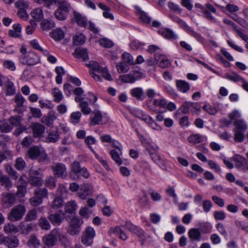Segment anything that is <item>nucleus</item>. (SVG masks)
<instances>
[{"label":"nucleus","instance_id":"1","mask_svg":"<svg viewBox=\"0 0 248 248\" xmlns=\"http://www.w3.org/2000/svg\"><path fill=\"white\" fill-rule=\"evenodd\" d=\"M29 182L34 186H40L43 184V176L40 169H31L29 172Z\"/></svg>","mask_w":248,"mask_h":248},{"label":"nucleus","instance_id":"2","mask_svg":"<svg viewBox=\"0 0 248 248\" xmlns=\"http://www.w3.org/2000/svg\"><path fill=\"white\" fill-rule=\"evenodd\" d=\"M26 210L22 205H18L14 207L8 215L9 220L15 221L20 220L24 216Z\"/></svg>","mask_w":248,"mask_h":248},{"label":"nucleus","instance_id":"3","mask_svg":"<svg viewBox=\"0 0 248 248\" xmlns=\"http://www.w3.org/2000/svg\"><path fill=\"white\" fill-rule=\"evenodd\" d=\"M19 61L23 64L34 65L40 62V58L34 52H29L26 54L21 55Z\"/></svg>","mask_w":248,"mask_h":248},{"label":"nucleus","instance_id":"4","mask_svg":"<svg viewBox=\"0 0 248 248\" xmlns=\"http://www.w3.org/2000/svg\"><path fill=\"white\" fill-rule=\"evenodd\" d=\"M54 176L57 177L64 179L67 175V168L62 163H55L51 167Z\"/></svg>","mask_w":248,"mask_h":248},{"label":"nucleus","instance_id":"5","mask_svg":"<svg viewBox=\"0 0 248 248\" xmlns=\"http://www.w3.org/2000/svg\"><path fill=\"white\" fill-rule=\"evenodd\" d=\"M142 78V74L141 72L137 70H134L131 71L127 74L121 75L119 77V79L124 83H132Z\"/></svg>","mask_w":248,"mask_h":248},{"label":"nucleus","instance_id":"6","mask_svg":"<svg viewBox=\"0 0 248 248\" xmlns=\"http://www.w3.org/2000/svg\"><path fill=\"white\" fill-rule=\"evenodd\" d=\"M48 219L53 225H60L65 217L64 213L62 210L57 211L53 213L50 211L48 213Z\"/></svg>","mask_w":248,"mask_h":248},{"label":"nucleus","instance_id":"7","mask_svg":"<svg viewBox=\"0 0 248 248\" xmlns=\"http://www.w3.org/2000/svg\"><path fill=\"white\" fill-rule=\"evenodd\" d=\"M83 223L82 219L76 217L73 218L69 223V228L68 232L71 235L78 234L80 232V227Z\"/></svg>","mask_w":248,"mask_h":248},{"label":"nucleus","instance_id":"8","mask_svg":"<svg viewBox=\"0 0 248 248\" xmlns=\"http://www.w3.org/2000/svg\"><path fill=\"white\" fill-rule=\"evenodd\" d=\"M59 234V230L54 229L49 234H46L44 236L43 238V242L47 246H53L55 245Z\"/></svg>","mask_w":248,"mask_h":248},{"label":"nucleus","instance_id":"9","mask_svg":"<svg viewBox=\"0 0 248 248\" xmlns=\"http://www.w3.org/2000/svg\"><path fill=\"white\" fill-rule=\"evenodd\" d=\"M127 230L135 234L140 239L144 240L146 238V233L140 228L136 226L131 222H126L124 225Z\"/></svg>","mask_w":248,"mask_h":248},{"label":"nucleus","instance_id":"10","mask_svg":"<svg viewBox=\"0 0 248 248\" xmlns=\"http://www.w3.org/2000/svg\"><path fill=\"white\" fill-rule=\"evenodd\" d=\"M195 7V8L200 9L202 13L206 16H210L212 14H217L216 8L209 2L205 3L204 5L200 3H196Z\"/></svg>","mask_w":248,"mask_h":248},{"label":"nucleus","instance_id":"11","mask_svg":"<svg viewBox=\"0 0 248 248\" xmlns=\"http://www.w3.org/2000/svg\"><path fill=\"white\" fill-rule=\"evenodd\" d=\"M95 235L93 229L90 227H87L83 232L81 239V242L87 246L90 245L93 243V238Z\"/></svg>","mask_w":248,"mask_h":248},{"label":"nucleus","instance_id":"12","mask_svg":"<svg viewBox=\"0 0 248 248\" xmlns=\"http://www.w3.org/2000/svg\"><path fill=\"white\" fill-rule=\"evenodd\" d=\"M58 8L55 11L54 16H63L68 14L72 9L70 4L65 0L58 2Z\"/></svg>","mask_w":248,"mask_h":248},{"label":"nucleus","instance_id":"13","mask_svg":"<svg viewBox=\"0 0 248 248\" xmlns=\"http://www.w3.org/2000/svg\"><path fill=\"white\" fill-rule=\"evenodd\" d=\"M181 109L184 114L189 111L198 113L201 111V106L198 103L186 102L181 107Z\"/></svg>","mask_w":248,"mask_h":248},{"label":"nucleus","instance_id":"14","mask_svg":"<svg viewBox=\"0 0 248 248\" xmlns=\"http://www.w3.org/2000/svg\"><path fill=\"white\" fill-rule=\"evenodd\" d=\"M2 202L3 205L8 208L13 205L16 201V197L13 193H3L2 194Z\"/></svg>","mask_w":248,"mask_h":248},{"label":"nucleus","instance_id":"15","mask_svg":"<svg viewBox=\"0 0 248 248\" xmlns=\"http://www.w3.org/2000/svg\"><path fill=\"white\" fill-rule=\"evenodd\" d=\"M155 59L158 65L163 68L169 67L170 66V61L164 55L157 53L155 54Z\"/></svg>","mask_w":248,"mask_h":248},{"label":"nucleus","instance_id":"16","mask_svg":"<svg viewBox=\"0 0 248 248\" xmlns=\"http://www.w3.org/2000/svg\"><path fill=\"white\" fill-rule=\"evenodd\" d=\"M16 8L17 9V16H28L26 11L28 5L23 0L17 1L15 3Z\"/></svg>","mask_w":248,"mask_h":248},{"label":"nucleus","instance_id":"17","mask_svg":"<svg viewBox=\"0 0 248 248\" xmlns=\"http://www.w3.org/2000/svg\"><path fill=\"white\" fill-rule=\"evenodd\" d=\"M31 129L33 131V136L37 138L42 136L45 132V127L43 125L36 123L32 125Z\"/></svg>","mask_w":248,"mask_h":248},{"label":"nucleus","instance_id":"18","mask_svg":"<svg viewBox=\"0 0 248 248\" xmlns=\"http://www.w3.org/2000/svg\"><path fill=\"white\" fill-rule=\"evenodd\" d=\"M56 118L55 113L53 111H51L48 113L47 116H44L41 118V122L48 127H51Z\"/></svg>","mask_w":248,"mask_h":248},{"label":"nucleus","instance_id":"19","mask_svg":"<svg viewBox=\"0 0 248 248\" xmlns=\"http://www.w3.org/2000/svg\"><path fill=\"white\" fill-rule=\"evenodd\" d=\"M93 116L91 118L90 124L93 126L99 124H102L101 123L103 117L101 112L99 110L94 111L92 113Z\"/></svg>","mask_w":248,"mask_h":248},{"label":"nucleus","instance_id":"20","mask_svg":"<svg viewBox=\"0 0 248 248\" xmlns=\"http://www.w3.org/2000/svg\"><path fill=\"white\" fill-rule=\"evenodd\" d=\"M42 153V151L37 146H34L30 148L28 151V156L31 159H36Z\"/></svg>","mask_w":248,"mask_h":248},{"label":"nucleus","instance_id":"21","mask_svg":"<svg viewBox=\"0 0 248 248\" xmlns=\"http://www.w3.org/2000/svg\"><path fill=\"white\" fill-rule=\"evenodd\" d=\"M188 235L191 241H200L202 240L201 233L198 229H190L188 232Z\"/></svg>","mask_w":248,"mask_h":248},{"label":"nucleus","instance_id":"22","mask_svg":"<svg viewBox=\"0 0 248 248\" xmlns=\"http://www.w3.org/2000/svg\"><path fill=\"white\" fill-rule=\"evenodd\" d=\"M4 244L9 248H15L19 245V240L16 236L6 237L4 240Z\"/></svg>","mask_w":248,"mask_h":248},{"label":"nucleus","instance_id":"23","mask_svg":"<svg viewBox=\"0 0 248 248\" xmlns=\"http://www.w3.org/2000/svg\"><path fill=\"white\" fill-rule=\"evenodd\" d=\"M158 33L163 36L164 38L167 39H176L177 38V35L174 32L167 28L163 29L158 31Z\"/></svg>","mask_w":248,"mask_h":248},{"label":"nucleus","instance_id":"24","mask_svg":"<svg viewBox=\"0 0 248 248\" xmlns=\"http://www.w3.org/2000/svg\"><path fill=\"white\" fill-rule=\"evenodd\" d=\"M55 26V22L50 18L43 19L41 23V28L44 31H48Z\"/></svg>","mask_w":248,"mask_h":248},{"label":"nucleus","instance_id":"25","mask_svg":"<svg viewBox=\"0 0 248 248\" xmlns=\"http://www.w3.org/2000/svg\"><path fill=\"white\" fill-rule=\"evenodd\" d=\"M60 138V135L57 131H50L46 139V141L48 143H55L57 142Z\"/></svg>","mask_w":248,"mask_h":248},{"label":"nucleus","instance_id":"26","mask_svg":"<svg viewBox=\"0 0 248 248\" xmlns=\"http://www.w3.org/2000/svg\"><path fill=\"white\" fill-rule=\"evenodd\" d=\"M73 55L78 58H82L84 61L88 58L87 50L85 48H77L75 49Z\"/></svg>","mask_w":248,"mask_h":248},{"label":"nucleus","instance_id":"27","mask_svg":"<svg viewBox=\"0 0 248 248\" xmlns=\"http://www.w3.org/2000/svg\"><path fill=\"white\" fill-rule=\"evenodd\" d=\"M18 229L21 231L22 233L28 234L33 230V225L32 223L22 222L18 226Z\"/></svg>","mask_w":248,"mask_h":248},{"label":"nucleus","instance_id":"28","mask_svg":"<svg viewBox=\"0 0 248 248\" xmlns=\"http://www.w3.org/2000/svg\"><path fill=\"white\" fill-rule=\"evenodd\" d=\"M49 221L46 217H41L38 219V224L42 230L48 231L51 228Z\"/></svg>","mask_w":248,"mask_h":248},{"label":"nucleus","instance_id":"29","mask_svg":"<svg viewBox=\"0 0 248 248\" xmlns=\"http://www.w3.org/2000/svg\"><path fill=\"white\" fill-rule=\"evenodd\" d=\"M130 93L132 96L136 98L138 100H142L144 99L143 91L141 88H134L131 90Z\"/></svg>","mask_w":248,"mask_h":248},{"label":"nucleus","instance_id":"30","mask_svg":"<svg viewBox=\"0 0 248 248\" xmlns=\"http://www.w3.org/2000/svg\"><path fill=\"white\" fill-rule=\"evenodd\" d=\"M13 129L9 120H4L0 121V129L3 132H9Z\"/></svg>","mask_w":248,"mask_h":248},{"label":"nucleus","instance_id":"31","mask_svg":"<svg viewBox=\"0 0 248 248\" xmlns=\"http://www.w3.org/2000/svg\"><path fill=\"white\" fill-rule=\"evenodd\" d=\"M176 86L178 89L183 93L187 92L190 88L189 84L182 80H177L176 81Z\"/></svg>","mask_w":248,"mask_h":248},{"label":"nucleus","instance_id":"32","mask_svg":"<svg viewBox=\"0 0 248 248\" xmlns=\"http://www.w3.org/2000/svg\"><path fill=\"white\" fill-rule=\"evenodd\" d=\"M122 61L128 65H133L135 64L133 57L129 53L127 52L123 53Z\"/></svg>","mask_w":248,"mask_h":248},{"label":"nucleus","instance_id":"33","mask_svg":"<svg viewBox=\"0 0 248 248\" xmlns=\"http://www.w3.org/2000/svg\"><path fill=\"white\" fill-rule=\"evenodd\" d=\"M50 35L56 41H60L64 38L63 31L60 29H57L50 33Z\"/></svg>","mask_w":248,"mask_h":248},{"label":"nucleus","instance_id":"34","mask_svg":"<svg viewBox=\"0 0 248 248\" xmlns=\"http://www.w3.org/2000/svg\"><path fill=\"white\" fill-rule=\"evenodd\" d=\"M78 208V205L74 201H70L67 202L65 205V211L66 213L72 214Z\"/></svg>","mask_w":248,"mask_h":248},{"label":"nucleus","instance_id":"35","mask_svg":"<svg viewBox=\"0 0 248 248\" xmlns=\"http://www.w3.org/2000/svg\"><path fill=\"white\" fill-rule=\"evenodd\" d=\"M3 229L6 233H16L18 231V228L12 223L6 224Z\"/></svg>","mask_w":248,"mask_h":248},{"label":"nucleus","instance_id":"36","mask_svg":"<svg viewBox=\"0 0 248 248\" xmlns=\"http://www.w3.org/2000/svg\"><path fill=\"white\" fill-rule=\"evenodd\" d=\"M63 200L62 196H56L52 202L50 206L53 209H58L62 206Z\"/></svg>","mask_w":248,"mask_h":248},{"label":"nucleus","instance_id":"37","mask_svg":"<svg viewBox=\"0 0 248 248\" xmlns=\"http://www.w3.org/2000/svg\"><path fill=\"white\" fill-rule=\"evenodd\" d=\"M127 64L123 62L122 61L116 64V68L119 73H125L127 72L130 68Z\"/></svg>","mask_w":248,"mask_h":248},{"label":"nucleus","instance_id":"38","mask_svg":"<svg viewBox=\"0 0 248 248\" xmlns=\"http://www.w3.org/2000/svg\"><path fill=\"white\" fill-rule=\"evenodd\" d=\"M52 94L54 97V102L59 103L63 98L62 92L58 88H54L52 90Z\"/></svg>","mask_w":248,"mask_h":248},{"label":"nucleus","instance_id":"39","mask_svg":"<svg viewBox=\"0 0 248 248\" xmlns=\"http://www.w3.org/2000/svg\"><path fill=\"white\" fill-rule=\"evenodd\" d=\"M82 168L80 167V163L78 161H75L70 165V176L72 177V174H77L79 173L80 169Z\"/></svg>","mask_w":248,"mask_h":248},{"label":"nucleus","instance_id":"40","mask_svg":"<svg viewBox=\"0 0 248 248\" xmlns=\"http://www.w3.org/2000/svg\"><path fill=\"white\" fill-rule=\"evenodd\" d=\"M235 125V129L234 131H239L242 132H245L247 128V124L245 123L243 120H237L235 121L234 123Z\"/></svg>","mask_w":248,"mask_h":248},{"label":"nucleus","instance_id":"41","mask_svg":"<svg viewBox=\"0 0 248 248\" xmlns=\"http://www.w3.org/2000/svg\"><path fill=\"white\" fill-rule=\"evenodd\" d=\"M45 185L49 189H54L56 186L55 178L52 176L47 177L45 181Z\"/></svg>","mask_w":248,"mask_h":248},{"label":"nucleus","instance_id":"42","mask_svg":"<svg viewBox=\"0 0 248 248\" xmlns=\"http://www.w3.org/2000/svg\"><path fill=\"white\" fill-rule=\"evenodd\" d=\"M188 142L196 144L202 142V136L199 134H193L189 136L187 139Z\"/></svg>","mask_w":248,"mask_h":248},{"label":"nucleus","instance_id":"43","mask_svg":"<svg viewBox=\"0 0 248 248\" xmlns=\"http://www.w3.org/2000/svg\"><path fill=\"white\" fill-rule=\"evenodd\" d=\"M5 171L11 176L12 179L16 180L18 177L17 172L9 164L5 166Z\"/></svg>","mask_w":248,"mask_h":248},{"label":"nucleus","instance_id":"44","mask_svg":"<svg viewBox=\"0 0 248 248\" xmlns=\"http://www.w3.org/2000/svg\"><path fill=\"white\" fill-rule=\"evenodd\" d=\"M28 245L31 248H36L40 245V241L35 235H32L28 241Z\"/></svg>","mask_w":248,"mask_h":248},{"label":"nucleus","instance_id":"45","mask_svg":"<svg viewBox=\"0 0 248 248\" xmlns=\"http://www.w3.org/2000/svg\"><path fill=\"white\" fill-rule=\"evenodd\" d=\"M81 112L85 115H88L91 112V109L89 107L88 103L85 101L80 102L79 104Z\"/></svg>","mask_w":248,"mask_h":248},{"label":"nucleus","instance_id":"46","mask_svg":"<svg viewBox=\"0 0 248 248\" xmlns=\"http://www.w3.org/2000/svg\"><path fill=\"white\" fill-rule=\"evenodd\" d=\"M81 116V114L79 111L73 112L70 115V120L71 123L74 124L79 123Z\"/></svg>","mask_w":248,"mask_h":248},{"label":"nucleus","instance_id":"47","mask_svg":"<svg viewBox=\"0 0 248 248\" xmlns=\"http://www.w3.org/2000/svg\"><path fill=\"white\" fill-rule=\"evenodd\" d=\"M6 95H12L16 93V89L14 83L8 80L6 85Z\"/></svg>","mask_w":248,"mask_h":248},{"label":"nucleus","instance_id":"48","mask_svg":"<svg viewBox=\"0 0 248 248\" xmlns=\"http://www.w3.org/2000/svg\"><path fill=\"white\" fill-rule=\"evenodd\" d=\"M85 41V37L82 33L76 34L73 38L74 44L76 46L82 45L84 43Z\"/></svg>","mask_w":248,"mask_h":248},{"label":"nucleus","instance_id":"49","mask_svg":"<svg viewBox=\"0 0 248 248\" xmlns=\"http://www.w3.org/2000/svg\"><path fill=\"white\" fill-rule=\"evenodd\" d=\"M233 159L235 163V167L240 168L244 166V162H245V158L238 155H236L233 157Z\"/></svg>","mask_w":248,"mask_h":248},{"label":"nucleus","instance_id":"50","mask_svg":"<svg viewBox=\"0 0 248 248\" xmlns=\"http://www.w3.org/2000/svg\"><path fill=\"white\" fill-rule=\"evenodd\" d=\"M37 217L36 210L35 209L29 211L25 217V220L27 221H30L35 220Z\"/></svg>","mask_w":248,"mask_h":248},{"label":"nucleus","instance_id":"51","mask_svg":"<svg viewBox=\"0 0 248 248\" xmlns=\"http://www.w3.org/2000/svg\"><path fill=\"white\" fill-rule=\"evenodd\" d=\"M113 231L116 234L119 235L120 238L124 241L126 240L128 238L126 234L124 232L120 227H116L114 228Z\"/></svg>","mask_w":248,"mask_h":248},{"label":"nucleus","instance_id":"52","mask_svg":"<svg viewBox=\"0 0 248 248\" xmlns=\"http://www.w3.org/2000/svg\"><path fill=\"white\" fill-rule=\"evenodd\" d=\"M180 24L182 26L187 28L188 31H189V33L191 34V35H192L194 37H195L197 39V40H198L199 41H200V42L202 41V38L201 36V35H200L199 34L195 32L194 31L191 30L189 27H188L187 26V25L186 24V23L180 20Z\"/></svg>","mask_w":248,"mask_h":248},{"label":"nucleus","instance_id":"53","mask_svg":"<svg viewBox=\"0 0 248 248\" xmlns=\"http://www.w3.org/2000/svg\"><path fill=\"white\" fill-rule=\"evenodd\" d=\"M9 120L13 128L14 126L16 127L20 125L21 118L19 116L15 115L10 117Z\"/></svg>","mask_w":248,"mask_h":248},{"label":"nucleus","instance_id":"54","mask_svg":"<svg viewBox=\"0 0 248 248\" xmlns=\"http://www.w3.org/2000/svg\"><path fill=\"white\" fill-rule=\"evenodd\" d=\"M224 78L235 82L242 81L243 79L236 73H232L231 74H226L224 76Z\"/></svg>","mask_w":248,"mask_h":248},{"label":"nucleus","instance_id":"55","mask_svg":"<svg viewBox=\"0 0 248 248\" xmlns=\"http://www.w3.org/2000/svg\"><path fill=\"white\" fill-rule=\"evenodd\" d=\"M88 66L93 71H96L98 73H100L101 71L103 68V67H101L99 65L98 62L94 61L90 62L89 64H88Z\"/></svg>","mask_w":248,"mask_h":248},{"label":"nucleus","instance_id":"56","mask_svg":"<svg viewBox=\"0 0 248 248\" xmlns=\"http://www.w3.org/2000/svg\"><path fill=\"white\" fill-rule=\"evenodd\" d=\"M153 103L155 107L160 108H166L167 104V101L164 98L155 99Z\"/></svg>","mask_w":248,"mask_h":248},{"label":"nucleus","instance_id":"57","mask_svg":"<svg viewBox=\"0 0 248 248\" xmlns=\"http://www.w3.org/2000/svg\"><path fill=\"white\" fill-rule=\"evenodd\" d=\"M47 190L45 188L37 189L34 191V195L42 199L47 196Z\"/></svg>","mask_w":248,"mask_h":248},{"label":"nucleus","instance_id":"58","mask_svg":"<svg viewBox=\"0 0 248 248\" xmlns=\"http://www.w3.org/2000/svg\"><path fill=\"white\" fill-rule=\"evenodd\" d=\"M169 8L177 14H180L182 9L179 5L175 4L172 2H169L168 4Z\"/></svg>","mask_w":248,"mask_h":248},{"label":"nucleus","instance_id":"59","mask_svg":"<svg viewBox=\"0 0 248 248\" xmlns=\"http://www.w3.org/2000/svg\"><path fill=\"white\" fill-rule=\"evenodd\" d=\"M99 43L102 46L107 48L111 47L114 45L113 42L107 38H101L99 39Z\"/></svg>","mask_w":248,"mask_h":248},{"label":"nucleus","instance_id":"60","mask_svg":"<svg viewBox=\"0 0 248 248\" xmlns=\"http://www.w3.org/2000/svg\"><path fill=\"white\" fill-rule=\"evenodd\" d=\"M92 152L94 154L95 157L101 163V164L104 167V168L108 171L110 170V168L109 167L107 162L104 160L102 157H101L95 152L93 150Z\"/></svg>","mask_w":248,"mask_h":248},{"label":"nucleus","instance_id":"61","mask_svg":"<svg viewBox=\"0 0 248 248\" xmlns=\"http://www.w3.org/2000/svg\"><path fill=\"white\" fill-rule=\"evenodd\" d=\"M0 183H1V186L6 188H9L12 186L11 181L9 177L5 175H4V176L0 179Z\"/></svg>","mask_w":248,"mask_h":248},{"label":"nucleus","instance_id":"62","mask_svg":"<svg viewBox=\"0 0 248 248\" xmlns=\"http://www.w3.org/2000/svg\"><path fill=\"white\" fill-rule=\"evenodd\" d=\"M75 21L80 26L85 27L87 25V20L85 16H75Z\"/></svg>","mask_w":248,"mask_h":248},{"label":"nucleus","instance_id":"63","mask_svg":"<svg viewBox=\"0 0 248 248\" xmlns=\"http://www.w3.org/2000/svg\"><path fill=\"white\" fill-rule=\"evenodd\" d=\"M25 162L22 158L18 157L16 159L15 167L17 170H23L25 168Z\"/></svg>","mask_w":248,"mask_h":248},{"label":"nucleus","instance_id":"64","mask_svg":"<svg viewBox=\"0 0 248 248\" xmlns=\"http://www.w3.org/2000/svg\"><path fill=\"white\" fill-rule=\"evenodd\" d=\"M110 154L114 161L119 165L122 163L121 159L119 157L118 152L115 150H112L110 152Z\"/></svg>","mask_w":248,"mask_h":248}]
</instances>
